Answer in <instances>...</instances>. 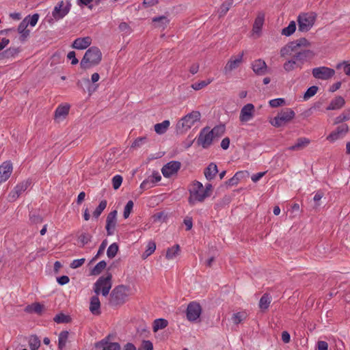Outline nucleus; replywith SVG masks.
Masks as SVG:
<instances>
[{
	"mask_svg": "<svg viewBox=\"0 0 350 350\" xmlns=\"http://www.w3.org/2000/svg\"><path fill=\"white\" fill-rule=\"evenodd\" d=\"M292 59H287L283 64L285 72H290L297 68L301 69L304 62L312 59L315 56V53L310 49L304 50L300 53H293Z\"/></svg>",
	"mask_w": 350,
	"mask_h": 350,
	"instance_id": "1",
	"label": "nucleus"
},
{
	"mask_svg": "<svg viewBox=\"0 0 350 350\" xmlns=\"http://www.w3.org/2000/svg\"><path fill=\"white\" fill-rule=\"evenodd\" d=\"M201 119V113L198 111H192L182 117L176 124V132L178 135L186 133Z\"/></svg>",
	"mask_w": 350,
	"mask_h": 350,
	"instance_id": "2",
	"label": "nucleus"
},
{
	"mask_svg": "<svg viewBox=\"0 0 350 350\" xmlns=\"http://www.w3.org/2000/svg\"><path fill=\"white\" fill-rule=\"evenodd\" d=\"M189 193L188 202L191 206L203 202L207 198V193L204 191V185L198 180H193L188 186Z\"/></svg>",
	"mask_w": 350,
	"mask_h": 350,
	"instance_id": "3",
	"label": "nucleus"
},
{
	"mask_svg": "<svg viewBox=\"0 0 350 350\" xmlns=\"http://www.w3.org/2000/svg\"><path fill=\"white\" fill-rule=\"evenodd\" d=\"M311 46V43L306 38H302L295 42H291L283 46L280 51V56L286 57L291 56L293 53L302 52L301 48H307Z\"/></svg>",
	"mask_w": 350,
	"mask_h": 350,
	"instance_id": "4",
	"label": "nucleus"
},
{
	"mask_svg": "<svg viewBox=\"0 0 350 350\" xmlns=\"http://www.w3.org/2000/svg\"><path fill=\"white\" fill-rule=\"evenodd\" d=\"M112 275L107 273L105 275L100 277L93 286V291L96 295L101 294L103 297H107L112 286Z\"/></svg>",
	"mask_w": 350,
	"mask_h": 350,
	"instance_id": "5",
	"label": "nucleus"
},
{
	"mask_svg": "<svg viewBox=\"0 0 350 350\" xmlns=\"http://www.w3.org/2000/svg\"><path fill=\"white\" fill-rule=\"evenodd\" d=\"M129 287L124 285H119L115 287L110 294V304L112 305L124 304L129 296Z\"/></svg>",
	"mask_w": 350,
	"mask_h": 350,
	"instance_id": "6",
	"label": "nucleus"
},
{
	"mask_svg": "<svg viewBox=\"0 0 350 350\" xmlns=\"http://www.w3.org/2000/svg\"><path fill=\"white\" fill-rule=\"evenodd\" d=\"M295 116L292 109L286 108L278 113L277 116L270 120V123L275 127H280L290 122Z\"/></svg>",
	"mask_w": 350,
	"mask_h": 350,
	"instance_id": "7",
	"label": "nucleus"
},
{
	"mask_svg": "<svg viewBox=\"0 0 350 350\" xmlns=\"http://www.w3.org/2000/svg\"><path fill=\"white\" fill-rule=\"evenodd\" d=\"M316 15L311 13H301L297 18L299 31L302 32L308 31L314 25Z\"/></svg>",
	"mask_w": 350,
	"mask_h": 350,
	"instance_id": "8",
	"label": "nucleus"
},
{
	"mask_svg": "<svg viewBox=\"0 0 350 350\" xmlns=\"http://www.w3.org/2000/svg\"><path fill=\"white\" fill-rule=\"evenodd\" d=\"M243 51L239 53L237 55H232L224 68V72L226 75H228L235 69L238 68L243 62Z\"/></svg>",
	"mask_w": 350,
	"mask_h": 350,
	"instance_id": "9",
	"label": "nucleus"
},
{
	"mask_svg": "<svg viewBox=\"0 0 350 350\" xmlns=\"http://www.w3.org/2000/svg\"><path fill=\"white\" fill-rule=\"evenodd\" d=\"M312 76L320 80H328L335 75V70L327 66H319L312 70Z\"/></svg>",
	"mask_w": 350,
	"mask_h": 350,
	"instance_id": "10",
	"label": "nucleus"
},
{
	"mask_svg": "<svg viewBox=\"0 0 350 350\" xmlns=\"http://www.w3.org/2000/svg\"><path fill=\"white\" fill-rule=\"evenodd\" d=\"M70 3L68 1H61L54 8L52 15L55 20L63 18L70 10Z\"/></svg>",
	"mask_w": 350,
	"mask_h": 350,
	"instance_id": "11",
	"label": "nucleus"
},
{
	"mask_svg": "<svg viewBox=\"0 0 350 350\" xmlns=\"http://www.w3.org/2000/svg\"><path fill=\"white\" fill-rule=\"evenodd\" d=\"M214 139V137L210 132V129L205 127L200 131L197 143L202 148H207L212 144Z\"/></svg>",
	"mask_w": 350,
	"mask_h": 350,
	"instance_id": "12",
	"label": "nucleus"
},
{
	"mask_svg": "<svg viewBox=\"0 0 350 350\" xmlns=\"http://www.w3.org/2000/svg\"><path fill=\"white\" fill-rule=\"evenodd\" d=\"M349 126L347 124H344L336 127L335 130L330 133L327 137V140L331 143H334L338 139H342L349 132Z\"/></svg>",
	"mask_w": 350,
	"mask_h": 350,
	"instance_id": "13",
	"label": "nucleus"
},
{
	"mask_svg": "<svg viewBox=\"0 0 350 350\" xmlns=\"http://www.w3.org/2000/svg\"><path fill=\"white\" fill-rule=\"evenodd\" d=\"M202 308L199 304L196 302H191L186 311L187 319L191 321H196L200 317Z\"/></svg>",
	"mask_w": 350,
	"mask_h": 350,
	"instance_id": "14",
	"label": "nucleus"
},
{
	"mask_svg": "<svg viewBox=\"0 0 350 350\" xmlns=\"http://www.w3.org/2000/svg\"><path fill=\"white\" fill-rule=\"evenodd\" d=\"M255 114V107L252 103L245 105L241 109L239 114V120L242 123L247 122L252 120Z\"/></svg>",
	"mask_w": 350,
	"mask_h": 350,
	"instance_id": "15",
	"label": "nucleus"
},
{
	"mask_svg": "<svg viewBox=\"0 0 350 350\" xmlns=\"http://www.w3.org/2000/svg\"><path fill=\"white\" fill-rule=\"evenodd\" d=\"M95 347L100 350H121V346L118 342L109 340V336L96 342Z\"/></svg>",
	"mask_w": 350,
	"mask_h": 350,
	"instance_id": "16",
	"label": "nucleus"
},
{
	"mask_svg": "<svg viewBox=\"0 0 350 350\" xmlns=\"http://www.w3.org/2000/svg\"><path fill=\"white\" fill-rule=\"evenodd\" d=\"M117 211L114 210L111 211L106 219V230L108 236H111L115 232V229L117 224Z\"/></svg>",
	"mask_w": 350,
	"mask_h": 350,
	"instance_id": "17",
	"label": "nucleus"
},
{
	"mask_svg": "<svg viewBox=\"0 0 350 350\" xmlns=\"http://www.w3.org/2000/svg\"><path fill=\"white\" fill-rule=\"evenodd\" d=\"M180 168V163L172 161L165 164L161 169V172L164 177L170 178L177 173Z\"/></svg>",
	"mask_w": 350,
	"mask_h": 350,
	"instance_id": "18",
	"label": "nucleus"
},
{
	"mask_svg": "<svg viewBox=\"0 0 350 350\" xmlns=\"http://www.w3.org/2000/svg\"><path fill=\"white\" fill-rule=\"evenodd\" d=\"M101 59L102 53L98 47L89 48V66L98 64Z\"/></svg>",
	"mask_w": 350,
	"mask_h": 350,
	"instance_id": "19",
	"label": "nucleus"
},
{
	"mask_svg": "<svg viewBox=\"0 0 350 350\" xmlns=\"http://www.w3.org/2000/svg\"><path fill=\"white\" fill-rule=\"evenodd\" d=\"M13 167L10 161H5L0 165V183L5 182L12 172Z\"/></svg>",
	"mask_w": 350,
	"mask_h": 350,
	"instance_id": "20",
	"label": "nucleus"
},
{
	"mask_svg": "<svg viewBox=\"0 0 350 350\" xmlns=\"http://www.w3.org/2000/svg\"><path fill=\"white\" fill-rule=\"evenodd\" d=\"M161 176L159 172H153L147 179L144 180L140 185V188L143 190L154 187L156 183L161 180Z\"/></svg>",
	"mask_w": 350,
	"mask_h": 350,
	"instance_id": "21",
	"label": "nucleus"
},
{
	"mask_svg": "<svg viewBox=\"0 0 350 350\" xmlns=\"http://www.w3.org/2000/svg\"><path fill=\"white\" fill-rule=\"evenodd\" d=\"M69 110L70 105L68 104L59 105L55 111V120L59 122L65 119Z\"/></svg>",
	"mask_w": 350,
	"mask_h": 350,
	"instance_id": "22",
	"label": "nucleus"
},
{
	"mask_svg": "<svg viewBox=\"0 0 350 350\" xmlns=\"http://www.w3.org/2000/svg\"><path fill=\"white\" fill-rule=\"evenodd\" d=\"M253 71L258 75H263L267 72V66L265 62L261 59L254 61L252 64Z\"/></svg>",
	"mask_w": 350,
	"mask_h": 350,
	"instance_id": "23",
	"label": "nucleus"
},
{
	"mask_svg": "<svg viewBox=\"0 0 350 350\" xmlns=\"http://www.w3.org/2000/svg\"><path fill=\"white\" fill-rule=\"evenodd\" d=\"M89 310L95 316H99L101 314L100 301L97 295L92 297L90 302Z\"/></svg>",
	"mask_w": 350,
	"mask_h": 350,
	"instance_id": "24",
	"label": "nucleus"
},
{
	"mask_svg": "<svg viewBox=\"0 0 350 350\" xmlns=\"http://www.w3.org/2000/svg\"><path fill=\"white\" fill-rule=\"evenodd\" d=\"M264 21L265 14L262 12L258 13L253 25L252 31L254 34L260 35Z\"/></svg>",
	"mask_w": 350,
	"mask_h": 350,
	"instance_id": "25",
	"label": "nucleus"
},
{
	"mask_svg": "<svg viewBox=\"0 0 350 350\" xmlns=\"http://www.w3.org/2000/svg\"><path fill=\"white\" fill-rule=\"evenodd\" d=\"M345 105V100L342 96H336L333 98L326 108L327 110H339Z\"/></svg>",
	"mask_w": 350,
	"mask_h": 350,
	"instance_id": "26",
	"label": "nucleus"
},
{
	"mask_svg": "<svg viewBox=\"0 0 350 350\" xmlns=\"http://www.w3.org/2000/svg\"><path fill=\"white\" fill-rule=\"evenodd\" d=\"M218 172L217 166L215 163H211L204 170V176L206 180H213Z\"/></svg>",
	"mask_w": 350,
	"mask_h": 350,
	"instance_id": "27",
	"label": "nucleus"
},
{
	"mask_svg": "<svg viewBox=\"0 0 350 350\" xmlns=\"http://www.w3.org/2000/svg\"><path fill=\"white\" fill-rule=\"evenodd\" d=\"M310 144V140L307 138L302 137L297 139V142L288 148L289 150H299L304 148Z\"/></svg>",
	"mask_w": 350,
	"mask_h": 350,
	"instance_id": "28",
	"label": "nucleus"
},
{
	"mask_svg": "<svg viewBox=\"0 0 350 350\" xmlns=\"http://www.w3.org/2000/svg\"><path fill=\"white\" fill-rule=\"evenodd\" d=\"M180 251V246L178 245H174L172 247L167 248L165 258L167 260H174L179 255Z\"/></svg>",
	"mask_w": 350,
	"mask_h": 350,
	"instance_id": "29",
	"label": "nucleus"
},
{
	"mask_svg": "<svg viewBox=\"0 0 350 350\" xmlns=\"http://www.w3.org/2000/svg\"><path fill=\"white\" fill-rule=\"evenodd\" d=\"M28 25L24 19L18 27V31L21 34V40L24 41L29 35V30L27 29Z\"/></svg>",
	"mask_w": 350,
	"mask_h": 350,
	"instance_id": "30",
	"label": "nucleus"
},
{
	"mask_svg": "<svg viewBox=\"0 0 350 350\" xmlns=\"http://www.w3.org/2000/svg\"><path fill=\"white\" fill-rule=\"evenodd\" d=\"M72 47L78 50L85 49L88 48V37L77 38L73 42Z\"/></svg>",
	"mask_w": 350,
	"mask_h": 350,
	"instance_id": "31",
	"label": "nucleus"
},
{
	"mask_svg": "<svg viewBox=\"0 0 350 350\" xmlns=\"http://www.w3.org/2000/svg\"><path fill=\"white\" fill-rule=\"evenodd\" d=\"M170 125V122L169 120H164L162 122L156 124L154 125V131L157 134L162 135L167 131Z\"/></svg>",
	"mask_w": 350,
	"mask_h": 350,
	"instance_id": "32",
	"label": "nucleus"
},
{
	"mask_svg": "<svg viewBox=\"0 0 350 350\" xmlns=\"http://www.w3.org/2000/svg\"><path fill=\"white\" fill-rule=\"evenodd\" d=\"M168 325V322L165 319H157L153 322L152 330L157 332L160 329L165 328Z\"/></svg>",
	"mask_w": 350,
	"mask_h": 350,
	"instance_id": "33",
	"label": "nucleus"
},
{
	"mask_svg": "<svg viewBox=\"0 0 350 350\" xmlns=\"http://www.w3.org/2000/svg\"><path fill=\"white\" fill-rule=\"evenodd\" d=\"M69 333L68 331H62L59 334L58 338V348L62 350L66 345Z\"/></svg>",
	"mask_w": 350,
	"mask_h": 350,
	"instance_id": "34",
	"label": "nucleus"
},
{
	"mask_svg": "<svg viewBox=\"0 0 350 350\" xmlns=\"http://www.w3.org/2000/svg\"><path fill=\"white\" fill-rule=\"evenodd\" d=\"M30 185L31 181L29 180L23 181L16 185V187H14L15 192H16L20 196L23 192H25L27 189Z\"/></svg>",
	"mask_w": 350,
	"mask_h": 350,
	"instance_id": "35",
	"label": "nucleus"
},
{
	"mask_svg": "<svg viewBox=\"0 0 350 350\" xmlns=\"http://www.w3.org/2000/svg\"><path fill=\"white\" fill-rule=\"evenodd\" d=\"M43 308V305L40 304V303H35L27 306L25 310L28 312H34L40 314L42 313Z\"/></svg>",
	"mask_w": 350,
	"mask_h": 350,
	"instance_id": "36",
	"label": "nucleus"
},
{
	"mask_svg": "<svg viewBox=\"0 0 350 350\" xmlns=\"http://www.w3.org/2000/svg\"><path fill=\"white\" fill-rule=\"evenodd\" d=\"M232 3H233L232 0L225 1L221 5L220 8L218 10L219 16H224L228 12L230 8L232 6Z\"/></svg>",
	"mask_w": 350,
	"mask_h": 350,
	"instance_id": "37",
	"label": "nucleus"
},
{
	"mask_svg": "<svg viewBox=\"0 0 350 350\" xmlns=\"http://www.w3.org/2000/svg\"><path fill=\"white\" fill-rule=\"evenodd\" d=\"M156 250V244L154 241H150L148 243L146 246V250L142 254V257L143 259H146L149 256H150Z\"/></svg>",
	"mask_w": 350,
	"mask_h": 350,
	"instance_id": "38",
	"label": "nucleus"
},
{
	"mask_svg": "<svg viewBox=\"0 0 350 350\" xmlns=\"http://www.w3.org/2000/svg\"><path fill=\"white\" fill-rule=\"evenodd\" d=\"M247 317V312L245 311L239 312L234 313L232 317V321L234 324H239L241 323L243 321L246 319Z\"/></svg>",
	"mask_w": 350,
	"mask_h": 350,
	"instance_id": "39",
	"label": "nucleus"
},
{
	"mask_svg": "<svg viewBox=\"0 0 350 350\" xmlns=\"http://www.w3.org/2000/svg\"><path fill=\"white\" fill-rule=\"evenodd\" d=\"M225 131V127L223 125L216 126L212 129H210L214 139L219 138L223 135Z\"/></svg>",
	"mask_w": 350,
	"mask_h": 350,
	"instance_id": "40",
	"label": "nucleus"
},
{
	"mask_svg": "<svg viewBox=\"0 0 350 350\" xmlns=\"http://www.w3.org/2000/svg\"><path fill=\"white\" fill-rule=\"evenodd\" d=\"M296 30V24L295 21H291L288 24V25L282 29V34L286 36H291Z\"/></svg>",
	"mask_w": 350,
	"mask_h": 350,
	"instance_id": "41",
	"label": "nucleus"
},
{
	"mask_svg": "<svg viewBox=\"0 0 350 350\" xmlns=\"http://www.w3.org/2000/svg\"><path fill=\"white\" fill-rule=\"evenodd\" d=\"M53 320L57 323H68L70 322L71 318L69 315L59 313L53 318Z\"/></svg>",
	"mask_w": 350,
	"mask_h": 350,
	"instance_id": "42",
	"label": "nucleus"
},
{
	"mask_svg": "<svg viewBox=\"0 0 350 350\" xmlns=\"http://www.w3.org/2000/svg\"><path fill=\"white\" fill-rule=\"evenodd\" d=\"M106 266V262L105 260H101L92 269L91 273L94 275H98L105 269Z\"/></svg>",
	"mask_w": 350,
	"mask_h": 350,
	"instance_id": "43",
	"label": "nucleus"
},
{
	"mask_svg": "<svg viewBox=\"0 0 350 350\" xmlns=\"http://www.w3.org/2000/svg\"><path fill=\"white\" fill-rule=\"evenodd\" d=\"M30 350H38L40 347V340L36 336H33L29 340Z\"/></svg>",
	"mask_w": 350,
	"mask_h": 350,
	"instance_id": "44",
	"label": "nucleus"
},
{
	"mask_svg": "<svg viewBox=\"0 0 350 350\" xmlns=\"http://www.w3.org/2000/svg\"><path fill=\"white\" fill-rule=\"evenodd\" d=\"M152 21L157 23V27L164 28L169 23L170 21L166 16L155 17L152 19Z\"/></svg>",
	"mask_w": 350,
	"mask_h": 350,
	"instance_id": "45",
	"label": "nucleus"
},
{
	"mask_svg": "<svg viewBox=\"0 0 350 350\" xmlns=\"http://www.w3.org/2000/svg\"><path fill=\"white\" fill-rule=\"evenodd\" d=\"M118 245L117 243H113L111 244L107 250V255L109 258H113L116 256L118 251Z\"/></svg>",
	"mask_w": 350,
	"mask_h": 350,
	"instance_id": "46",
	"label": "nucleus"
},
{
	"mask_svg": "<svg viewBox=\"0 0 350 350\" xmlns=\"http://www.w3.org/2000/svg\"><path fill=\"white\" fill-rule=\"evenodd\" d=\"M271 303V299L267 295H264L260 299L259 306L261 309L265 310L267 309Z\"/></svg>",
	"mask_w": 350,
	"mask_h": 350,
	"instance_id": "47",
	"label": "nucleus"
},
{
	"mask_svg": "<svg viewBox=\"0 0 350 350\" xmlns=\"http://www.w3.org/2000/svg\"><path fill=\"white\" fill-rule=\"evenodd\" d=\"M336 67L337 69H342L346 75L350 76V64L348 62L343 61L340 62Z\"/></svg>",
	"mask_w": 350,
	"mask_h": 350,
	"instance_id": "48",
	"label": "nucleus"
},
{
	"mask_svg": "<svg viewBox=\"0 0 350 350\" xmlns=\"http://www.w3.org/2000/svg\"><path fill=\"white\" fill-rule=\"evenodd\" d=\"M107 206V201L106 200H102L99 205L97 206L96 210L93 212V216L95 218H98L101 213L105 209Z\"/></svg>",
	"mask_w": 350,
	"mask_h": 350,
	"instance_id": "49",
	"label": "nucleus"
},
{
	"mask_svg": "<svg viewBox=\"0 0 350 350\" xmlns=\"http://www.w3.org/2000/svg\"><path fill=\"white\" fill-rule=\"evenodd\" d=\"M38 19V14H34L32 16L29 15L24 18V20L26 21L27 24L28 25H30L31 27H34L37 24Z\"/></svg>",
	"mask_w": 350,
	"mask_h": 350,
	"instance_id": "50",
	"label": "nucleus"
},
{
	"mask_svg": "<svg viewBox=\"0 0 350 350\" xmlns=\"http://www.w3.org/2000/svg\"><path fill=\"white\" fill-rule=\"evenodd\" d=\"M317 91H318L317 86L313 85V86L310 87L305 92V94L304 95V98L305 100L309 99L310 98L314 96L317 94Z\"/></svg>",
	"mask_w": 350,
	"mask_h": 350,
	"instance_id": "51",
	"label": "nucleus"
},
{
	"mask_svg": "<svg viewBox=\"0 0 350 350\" xmlns=\"http://www.w3.org/2000/svg\"><path fill=\"white\" fill-rule=\"evenodd\" d=\"M211 81L212 80L208 79L207 81H202L200 82L194 83L191 85V88L195 90H200L211 83Z\"/></svg>",
	"mask_w": 350,
	"mask_h": 350,
	"instance_id": "52",
	"label": "nucleus"
},
{
	"mask_svg": "<svg viewBox=\"0 0 350 350\" xmlns=\"http://www.w3.org/2000/svg\"><path fill=\"white\" fill-rule=\"evenodd\" d=\"M119 29L120 31L125 36H128L131 33L132 29L130 27V26L124 22L121 23L119 25Z\"/></svg>",
	"mask_w": 350,
	"mask_h": 350,
	"instance_id": "53",
	"label": "nucleus"
},
{
	"mask_svg": "<svg viewBox=\"0 0 350 350\" xmlns=\"http://www.w3.org/2000/svg\"><path fill=\"white\" fill-rule=\"evenodd\" d=\"M122 177L120 175H116L112 178V185L114 189H118L122 185Z\"/></svg>",
	"mask_w": 350,
	"mask_h": 350,
	"instance_id": "54",
	"label": "nucleus"
},
{
	"mask_svg": "<svg viewBox=\"0 0 350 350\" xmlns=\"http://www.w3.org/2000/svg\"><path fill=\"white\" fill-rule=\"evenodd\" d=\"M133 208V202L131 200H129L126 206H124L123 216L125 219L128 218L131 214V212Z\"/></svg>",
	"mask_w": 350,
	"mask_h": 350,
	"instance_id": "55",
	"label": "nucleus"
},
{
	"mask_svg": "<svg viewBox=\"0 0 350 350\" xmlns=\"http://www.w3.org/2000/svg\"><path fill=\"white\" fill-rule=\"evenodd\" d=\"M146 142V137H142L137 138L132 144L131 148H137L141 147L143 144Z\"/></svg>",
	"mask_w": 350,
	"mask_h": 350,
	"instance_id": "56",
	"label": "nucleus"
},
{
	"mask_svg": "<svg viewBox=\"0 0 350 350\" xmlns=\"http://www.w3.org/2000/svg\"><path fill=\"white\" fill-rule=\"evenodd\" d=\"M284 102L285 101H284V98H275V99L270 100L269 103L271 107H277L282 105L284 103Z\"/></svg>",
	"mask_w": 350,
	"mask_h": 350,
	"instance_id": "57",
	"label": "nucleus"
},
{
	"mask_svg": "<svg viewBox=\"0 0 350 350\" xmlns=\"http://www.w3.org/2000/svg\"><path fill=\"white\" fill-rule=\"evenodd\" d=\"M85 258L74 260L70 263V267L72 268V269H77V268L80 267L81 266H82L85 263Z\"/></svg>",
	"mask_w": 350,
	"mask_h": 350,
	"instance_id": "58",
	"label": "nucleus"
},
{
	"mask_svg": "<svg viewBox=\"0 0 350 350\" xmlns=\"http://www.w3.org/2000/svg\"><path fill=\"white\" fill-rule=\"evenodd\" d=\"M153 345L150 340H143L138 350H152Z\"/></svg>",
	"mask_w": 350,
	"mask_h": 350,
	"instance_id": "59",
	"label": "nucleus"
},
{
	"mask_svg": "<svg viewBox=\"0 0 350 350\" xmlns=\"http://www.w3.org/2000/svg\"><path fill=\"white\" fill-rule=\"evenodd\" d=\"M67 58L71 60L72 65H76L78 64V59L76 57V53L75 51H70L67 55Z\"/></svg>",
	"mask_w": 350,
	"mask_h": 350,
	"instance_id": "60",
	"label": "nucleus"
},
{
	"mask_svg": "<svg viewBox=\"0 0 350 350\" xmlns=\"http://www.w3.org/2000/svg\"><path fill=\"white\" fill-rule=\"evenodd\" d=\"M18 53V50L16 48H10L4 51L5 56L7 57H14Z\"/></svg>",
	"mask_w": 350,
	"mask_h": 350,
	"instance_id": "61",
	"label": "nucleus"
},
{
	"mask_svg": "<svg viewBox=\"0 0 350 350\" xmlns=\"http://www.w3.org/2000/svg\"><path fill=\"white\" fill-rule=\"evenodd\" d=\"M266 174V172H258L256 174H254L252 176L251 179L254 183L258 182L261 178H262L265 174Z\"/></svg>",
	"mask_w": 350,
	"mask_h": 350,
	"instance_id": "62",
	"label": "nucleus"
},
{
	"mask_svg": "<svg viewBox=\"0 0 350 350\" xmlns=\"http://www.w3.org/2000/svg\"><path fill=\"white\" fill-rule=\"evenodd\" d=\"M57 281L60 285H65L70 281L69 278L67 275H62L57 278Z\"/></svg>",
	"mask_w": 350,
	"mask_h": 350,
	"instance_id": "63",
	"label": "nucleus"
},
{
	"mask_svg": "<svg viewBox=\"0 0 350 350\" xmlns=\"http://www.w3.org/2000/svg\"><path fill=\"white\" fill-rule=\"evenodd\" d=\"M340 116L345 122L350 120V108L345 110Z\"/></svg>",
	"mask_w": 350,
	"mask_h": 350,
	"instance_id": "64",
	"label": "nucleus"
}]
</instances>
